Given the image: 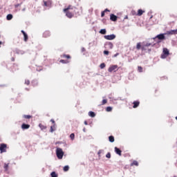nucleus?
<instances>
[{
	"instance_id": "1",
	"label": "nucleus",
	"mask_w": 177,
	"mask_h": 177,
	"mask_svg": "<svg viewBox=\"0 0 177 177\" xmlns=\"http://www.w3.org/2000/svg\"><path fill=\"white\" fill-rule=\"evenodd\" d=\"M75 9H77V8L72 7L71 6H68V8L64 9V12L68 19H73V17H74V13L71 12L70 10H75Z\"/></svg>"
},
{
	"instance_id": "2",
	"label": "nucleus",
	"mask_w": 177,
	"mask_h": 177,
	"mask_svg": "<svg viewBox=\"0 0 177 177\" xmlns=\"http://www.w3.org/2000/svg\"><path fill=\"white\" fill-rule=\"evenodd\" d=\"M56 154L57 158H59V160H62V158H63V156H64V152H63V149H62V148H57Z\"/></svg>"
},
{
	"instance_id": "3",
	"label": "nucleus",
	"mask_w": 177,
	"mask_h": 177,
	"mask_svg": "<svg viewBox=\"0 0 177 177\" xmlns=\"http://www.w3.org/2000/svg\"><path fill=\"white\" fill-rule=\"evenodd\" d=\"M169 56V50L167 48H163L162 54L161 55V59H167Z\"/></svg>"
},
{
	"instance_id": "4",
	"label": "nucleus",
	"mask_w": 177,
	"mask_h": 177,
	"mask_svg": "<svg viewBox=\"0 0 177 177\" xmlns=\"http://www.w3.org/2000/svg\"><path fill=\"white\" fill-rule=\"evenodd\" d=\"M104 38L108 41H113V39H115V35H105Z\"/></svg>"
},
{
	"instance_id": "5",
	"label": "nucleus",
	"mask_w": 177,
	"mask_h": 177,
	"mask_svg": "<svg viewBox=\"0 0 177 177\" xmlns=\"http://www.w3.org/2000/svg\"><path fill=\"white\" fill-rule=\"evenodd\" d=\"M8 145L6 144H1L0 145V151L1 153H6V149Z\"/></svg>"
},
{
	"instance_id": "6",
	"label": "nucleus",
	"mask_w": 177,
	"mask_h": 177,
	"mask_svg": "<svg viewBox=\"0 0 177 177\" xmlns=\"http://www.w3.org/2000/svg\"><path fill=\"white\" fill-rule=\"evenodd\" d=\"M176 34H177V29L168 30L166 32L165 35H176Z\"/></svg>"
},
{
	"instance_id": "7",
	"label": "nucleus",
	"mask_w": 177,
	"mask_h": 177,
	"mask_svg": "<svg viewBox=\"0 0 177 177\" xmlns=\"http://www.w3.org/2000/svg\"><path fill=\"white\" fill-rule=\"evenodd\" d=\"M117 68H118V66L113 65L109 68L108 71H109V73H113V71H115V70H117Z\"/></svg>"
},
{
	"instance_id": "8",
	"label": "nucleus",
	"mask_w": 177,
	"mask_h": 177,
	"mask_svg": "<svg viewBox=\"0 0 177 177\" xmlns=\"http://www.w3.org/2000/svg\"><path fill=\"white\" fill-rule=\"evenodd\" d=\"M43 37L44 38H48V37H50V32H49V30H46L43 33Z\"/></svg>"
},
{
	"instance_id": "9",
	"label": "nucleus",
	"mask_w": 177,
	"mask_h": 177,
	"mask_svg": "<svg viewBox=\"0 0 177 177\" xmlns=\"http://www.w3.org/2000/svg\"><path fill=\"white\" fill-rule=\"evenodd\" d=\"M149 46H151V44L150 43H147L145 44H143L142 46V50H146V48H149Z\"/></svg>"
},
{
	"instance_id": "10",
	"label": "nucleus",
	"mask_w": 177,
	"mask_h": 177,
	"mask_svg": "<svg viewBox=\"0 0 177 177\" xmlns=\"http://www.w3.org/2000/svg\"><path fill=\"white\" fill-rule=\"evenodd\" d=\"M117 16H115L114 14H111L110 15V20H111V21H117Z\"/></svg>"
},
{
	"instance_id": "11",
	"label": "nucleus",
	"mask_w": 177,
	"mask_h": 177,
	"mask_svg": "<svg viewBox=\"0 0 177 177\" xmlns=\"http://www.w3.org/2000/svg\"><path fill=\"white\" fill-rule=\"evenodd\" d=\"M21 32L24 37L25 42H27V41H28V35H27V33H26V32H24V30H21Z\"/></svg>"
},
{
	"instance_id": "12",
	"label": "nucleus",
	"mask_w": 177,
	"mask_h": 177,
	"mask_svg": "<svg viewBox=\"0 0 177 177\" xmlns=\"http://www.w3.org/2000/svg\"><path fill=\"white\" fill-rule=\"evenodd\" d=\"M133 109H136L137 107H139V104H140V102L139 101H134L133 102Z\"/></svg>"
},
{
	"instance_id": "13",
	"label": "nucleus",
	"mask_w": 177,
	"mask_h": 177,
	"mask_svg": "<svg viewBox=\"0 0 177 177\" xmlns=\"http://www.w3.org/2000/svg\"><path fill=\"white\" fill-rule=\"evenodd\" d=\"M115 151L116 154H118V156H122V151H121V149H120L117 147H115Z\"/></svg>"
},
{
	"instance_id": "14",
	"label": "nucleus",
	"mask_w": 177,
	"mask_h": 177,
	"mask_svg": "<svg viewBox=\"0 0 177 177\" xmlns=\"http://www.w3.org/2000/svg\"><path fill=\"white\" fill-rule=\"evenodd\" d=\"M156 38H158V39H160V40L165 39V34H160L156 36Z\"/></svg>"
},
{
	"instance_id": "15",
	"label": "nucleus",
	"mask_w": 177,
	"mask_h": 177,
	"mask_svg": "<svg viewBox=\"0 0 177 177\" xmlns=\"http://www.w3.org/2000/svg\"><path fill=\"white\" fill-rule=\"evenodd\" d=\"M30 124H22L21 125V129H28L30 128Z\"/></svg>"
},
{
	"instance_id": "16",
	"label": "nucleus",
	"mask_w": 177,
	"mask_h": 177,
	"mask_svg": "<svg viewBox=\"0 0 177 177\" xmlns=\"http://www.w3.org/2000/svg\"><path fill=\"white\" fill-rule=\"evenodd\" d=\"M133 165H135L136 167H138L139 162H138V161L136 160H133V162L131 163V167H133Z\"/></svg>"
},
{
	"instance_id": "17",
	"label": "nucleus",
	"mask_w": 177,
	"mask_h": 177,
	"mask_svg": "<svg viewBox=\"0 0 177 177\" xmlns=\"http://www.w3.org/2000/svg\"><path fill=\"white\" fill-rule=\"evenodd\" d=\"M136 49H137V50H140V49L142 50V43L139 42L137 44Z\"/></svg>"
},
{
	"instance_id": "18",
	"label": "nucleus",
	"mask_w": 177,
	"mask_h": 177,
	"mask_svg": "<svg viewBox=\"0 0 177 177\" xmlns=\"http://www.w3.org/2000/svg\"><path fill=\"white\" fill-rule=\"evenodd\" d=\"M145 13V11L143 10L140 9L138 10L137 16H142Z\"/></svg>"
},
{
	"instance_id": "19",
	"label": "nucleus",
	"mask_w": 177,
	"mask_h": 177,
	"mask_svg": "<svg viewBox=\"0 0 177 177\" xmlns=\"http://www.w3.org/2000/svg\"><path fill=\"white\" fill-rule=\"evenodd\" d=\"M39 127L41 129V131L46 129V126L44 125L42 123H40L39 124Z\"/></svg>"
},
{
	"instance_id": "20",
	"label": "nucleus",
	"mask_w": 177,
	"mask_h": 177,
	"mask_svg": "<svg viewBox=\"0 0 177 177\" xmlns=\"http://www.w3.org/2000/svg\"><path fill=\"white\" fill-rule=\"evenodd\" d=\"M88 115H89V117H92L93 118V117H96V114L93 111H89Z\"/></svg>"
},
{
	"instance_id": "21",
	"label": "nucleus",
	"mask_w": 177,
	"mask_h": 177,
	"mask_svg": "<svg viewBox=\"0 0 177 177\" xmlns=\"http://www.w3.org/2000/svg\"><path fill=\"white\" fill-rule=\"evenodd\" d=\"M106 12H110V10L106 8L104 11H102L101 12V17H104V13H106Z\"/></svg>"
},
{
	"instance_id": "22",
	"label": "nucleus",
	"mask_w": 177,
	"mask_h": 177,
	"mask_svg": "<svg viewBox=\"0 0 177 177\" xmlns=\"http://www.w3.org/2000/svg\"><path fill=\"white\" fill-rule=\"evenodd\" d=\"M23 118L26 120H30V118H32V115H24Z\"/></svg>"
},
{
	"instance_id": "23",
	"label": "nucleus",
	"mask_w": 177,
	"mask_h": 177,
	"mask_svg": "<svg viewBox=\"0 0 177 177\" xmlns=\"http://www.w3.org/2000/svg\"><path fill=\"white\" fill-rule=\"evenodd\" d=\"M7 20H12L13 19V15L12 14H8L6 17Z\"/></svg>"
},
{
	"instance_id": "24",
	"label": "nucleus",
	"mask_w": 177,
	"mask_h": 177,
	"mask_svg": "<svg viewBox=\"0 0 177 177\" xmlns=\"http://www.w3.org/2000/svg\"><path fill=\"white\" fill-rule=\"evenodd\" d=\"M61 57H65L66 59H71V56H70V55L66 54H63L62 55H61Z\"/></svg>"
},
{
	"instance_id": "25",
	"label": "nucleus",
	"mask_w": 177,
	"mask_h": 177,
	"mask_svg": "<svg viewBox=\"0 0 177 177\" xmlns=\"http://www.w3.org/2000/svg\"><path fill=\"white\" fill-rule=\"evenodd\" d=\"M59 63H62L63 64H67V63H70V61L68 60H64V59H61L59 61Z\"/></svg>"
},
{
	"instance_id": "26",
	"label": "nucleus",
	"mask_w": 177,
	"mask_h": 177,
	"mask_svg": "<svg viewBox=\"0 0 177 177\" xmlns=\"http://www.w3.org/2000/svg\"><path fill=\"white\" fill-rule=\"evenodd\" d=\"M109 142H111V143H113V142L115 140L114 136H109Z\"/></svg>"
},
{
	"instance_id": "27",
	"label": "nucleus",
	"mask_w": 177,
	"mask_h": 177,
	"mask_svg": "<svg viewBox=\"0 0 177 177\" xmlns=\"http://www.w3.org/2000/svg\"><path fill=\"white\" fill-rule=\"evenodd\" d=\"M107 45H108L109 49H113V47L114 46L113 45V43H111V42H108V43H107Z\"/></svg>"
},
{
	"instance_id": "28",
	"label": "nucleus",
	"mask_w": 177,
	"mask_h": 177,
	"mask_svg": "<svg viewBox=\"0 0 177 177\" xmlns=\"http://www.w3.org/2000/svg\"><path fill=\"white\" fill-rule=\"evenodd\" d=\"M102 153H104V150H103V149L99 150V151H98V153H97L98 157H101V155H100V154H102Z\"/></svg>"
},
{
	"instance_id": "29",
	"label": "nucleus",
	"mask_w": 177,
	"mask_h": 177,
	"mask_svg": "<svg viewBox=\"0 0 177 177\" xmlns=\"http://www.w3.org/2000/svg\"><path fill=\"white\" fill-rule=\"evenodd\" d=\"M69 169H70V167H68V165L64 167V172H67V171H68Z\"/></svg>"
},
{
	"instance_id": "30",
	"label": "nucleus",
	"mask_w": 177,
	"mask_h": 177,
	"mask_svg": "<svg viewBox=\"0 0 177 177\" xmlns=\"http://www.w3.org/2000/svg\"><path fill=\"white\" fill-rule=\"evenodd\" d=\"M50 176H51V177H57V174H56V171H53V172L50 174Z\"/></svg>"
},
{
	"instance_id": "31",
	"label": "nucleus",
	"mask_w": 177,
	"mask_h": 177,
	"mask_svg": "<svg viewBox=\"0 0 177 177\" xmlns=\"http://www.w3.org/2000/svg\"><path fill=\"white\" fill-rule=\"evenodd\" d=\"M100 34H102L103 35H104V34H106V29H102L100 31Z\"/></svg>"
},
{
	"instance_id": "32",
	"label": "nucleus",
	"mask_w": 177,
	"mask_h": 177,
	"mask_svg": "<svg viewBox=\"0 0 177 177\" xmlns=\"http://www.w3.org/2000/svg\"><path fill=\"white\" fill-rule=\"evenodd\" d=\"M113 110V108L111 106H108L106 108V111L110 112Z\"/></svg>"
},
{
	"instance_id": "33",
	"label": "nucleus",
	"mask_w": 177,
	"mask_h": 177,
	"mask_svg": "<svg viewBox=\"0 0 177 177\" xmlns=\"http://www.w3.org/2000/svg\"><path fill=\"white\" fill-rule=\"evenodd\" d=\"M44 6H49L50 5V1H44Z\"/></svg>"
},
{
	"instance_id": "34",
	"label": "nucleus",
	"mask_w": 177,
	"mask_h": 177,
	"mask_svg": "<svg viewBox=\"0 0 177 177\" xmlns=\"http://www.w3.org/2000/svg\"><path fill=\"white\" fill-rule=\"evenodd\" d=\"M70 138L72 140H74V138H75V135L74 133H71L70 135Z\"/></svg>"
},
{
	"instance_id": "35",
	"label": "nucleus",
	"mask_w": 177,
	"mask_h": 177,
	"mask_svg": "<svg viewBox=\"0 0 177 177\" xmlns=\"http://www.w3.org/2000/svg\"><path fill=\"white\" fill-rule=\"evenodd\" d=\"M55 125H53L50 127V132H53L55 131Z\"/></svg>"
},
{
	"instance_id": "36",
	"label": "nucleus",
	"mask_w": 177,
	"mask_h": 177,
	"mask_svg": "<svg viewBox=\"0 0 177 177\" xmlns=\"http://www.w3.org/2000/svg\"><path fill=\"white\" fill-rule=\"evenodd\" d=\"M9 168V165L8 164H5L4 165V169H6V171H8Z\"/></svg>"
},
{
	"instance_id": "37",
	"label": "nucleus",
	"mask_w": 177,
	"mask_h": 177,
	"mask_svg": "<svg viewBox=\"0 0 177 177\" xmlns=\"http://www.w3.org/2000/svg\"><path fill=\"white\" fill-rule=\"evenodd\" d=\"M100 68H104V67H106V64L102 63L100 65Z\"/></svg>"
},
{
	"instance_id": "38",
	"label": "nucleus",
	"mask_w": 177,
	"mask_h": 177,
	"mask_svg": "<svg viewBox=\"0 0 177 177\" xmlns=\"http://www.w3.org/2000/svg\"><path fill=\"white\" fill-rule=\"evenodd\" d=\"M138 71L139 73H143V68H142V66H138Z\"/></svg>"
},
{
	"instance_id": "39",
	"label": "nucleus",
	"mask_w": 177,
	"mask_h": 177,
	"mask_svg": "<svg viewBox=\"0 0 177 177\" xmlns=\"http://www.w3.org/2000/svg\"><path fill=\"white\" fill-rule=\"evenodd\" d=\"M131 14L133 15V16H138V13H136V11L135 10H132Z\"/></svg>"
},
{
	"instance_id": "40",
	"label": "nucleus",
	"mask_w": 177,
	"mask_h": 177,
	"mask_svg": "<svg viewBox=\"0 0 177 177\" xmlns=\"http://www.w3.org/2000/svg\"><path fill=\"white\" fill-rule=\"evenodd\" d=\"M106 158H111V153H110V152H109L106 155Z\"/></svg>"
},
{
	"instance_id": "41",
	"label": "nucleus",
	"mask_w": 177,
	"mask_h": 177,
	"mask_svg": "<svg viewBox=\"0 0 177 177\" xmlns=\"http://www.w3.org/2000/svg\"><path fill=\"white\" fill-rule=\"evenodd\" d=\"M107 103V100H103L102 102V106H104V104H106Z\"/></svg>"
},
{
	"instance_id": "42",
	"label": "nucleus",
	"mask_w": 177,
	"mask_h": 177,
	"mask_svg": "<svg viewBox=\"0 0 177 177\" xmlns=\"http://www.w3.org/2000/svg\"><path fill=\"white\" fill-rule=\"evenodd\" d=\"M25 84H26V85H30V80H25Z\"/></svg>"
},
{
	"instance_id": "43",
	"label": "nucleus",
	"mask_w": 177,
	"mask_h": 177,
	"mask_svg": "<svg viewBox=\"0 0 177 177\" xmlns=\"http://www.w3.org/2000/svg\"><path fill=\"white\" fill-rule=\"evenodd\" d=\"M50 122H52V123L53 124V125H55V126H56V123H55V120L51 119V120H50Z\"/></svg>"
},
{
	"instance_id": "44",
	"label": "nucleus",
	"mask_w": 177,
	"mask_h": 177,
	"mask_svg": "<svg viewBox=\"0 0 177 177\" xmlns=\"http://www.w3.org/2000/svg\"><path fill=\"white\" fill-rule=\"evenodd\" d=\"M109 52L108 50H104V55H109Z\"/></svg>"
},
{
	"instance_id": "45",
	"label": "nucleus",
	"mask_w": 177,
	"mask_h": 177,
	"mask_svg": "<svg viewBox=\"0 0 177 177\" xmlns=\"http://www.w3.org/2000/svg\"><path fill=\"white\" fill-rule=\"evenodd\" d=\"M119 53H116L114 55V57H117V56H118Z\"/></svg>"
},
{
	"instance_id": "46",
	"label": "nucleus",
	"mask_w": 177,
	"mask_h": 177,
	"mask_svg": "<svg viewBox=\"0 0 177 177\" xmlns=\"http://www.w3.org/2000/svg\"><path fill=\"white\" fill-rule=\"evenodd\" d=\"M84 125H88V122L84 121Z\"/></svg>"
},
{
	"instance_id": "47",
	"label": "nucleus",
	"mask_w": 177,
	"mask_h": 177,
	"mask_svg": "<svg viewBox=\"0 0 177 177\" xmlns=\"http://www.w3.org/2000/svg\"><path fill=\"white\" fill-rule=\"evenodd\" d=\"M19 6H20V4H17V5H15V8H17V7H19Z\"/></svg>"
},
{
	"instance_id": "48",
	"label": "nucleus",
	"mask_w": 177,
	"mask_h": 177,
	"mask_svg": "<svg viewBox=\"0 0 177 177\" xmlns=\"http://www.w3.org/2000/svg\"><path fill=\"white\" fill-rule=\"evenodd\" d=\"M157 92H158V89L155 90V93H157Z\"/></svg>"
},
{
	"instance_id": "49",
	"label": "nucleus",
	"mask_w": 177,
	"mask_h": 177,
	"mask_svg": "<svg viewBox=\"0 0 177 177\" xmlns=\"http://www.w3.org/2000/svg\"><path fill=\"white\" fill-rule=\"evenodd\" d=\"M12 62H15V58H12Z\"/></svg>"
},
{
	"instance_id": "50",
	"label": "nucleus",
	"mask_w": 177,
	"mask_h": 177,
	"mask_svg": "<svg viewBox=\"0 0 177 177\" xmlns=\"http://www.w3.org/2000/svg\"><path fill=\"white\" fill-rule=\"evenodd\" d=\"M124 19H128V16H126V17H124Z\"/></svg>"
},
{
	"instance_id": "51",
	"label": "nucleus",
	"mask_w": 177,
	"mask_h": 177,
	"mask_svg": "<svg viewBox=\"0 0 177 177\" xmlns=\"http://www.w3.org/2000/svg\"><path fill=\"white\" fill-rule=\"evenodd\" d=\"M0 45H2V41H0Z\"/></svg>"
},
{
	"instance_id": "52",
	"label": "nucleus",
	"mask_w": 177,
	"mask_h": 177,
	"mask_svg": "<svg viewBox=\"0 0 177 177\" xmlns=\"http://www.w3.org/2000/svg\"><path fill=\"white\" fill-rule=\"evenodd\" d=\"M176 120H177V116L176 117Z\"/></svg>"
},
{
	"instance_id": "53",
	"label": "nucleus",
	"mask_w": 177,
	"mask_h": 177,
	"mask_svg": "<svg viewBox=\"0 0 177 177\" xmlns=\"http://www.w3.org/2000/svg\"><path fill=\"white\" fill-rule=\"evenodd\" d=\"M83 50H85V48H83Z\"/></svg>"
}]
</instances>
